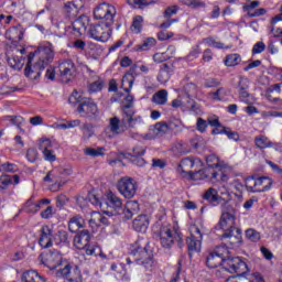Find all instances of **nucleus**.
<instances>
[{
    "instance_id": "53",
    "label": "nucleus",
    "mask_w": 282,
    "mask_h": 282,
    "mask_svg": "<svg viewBox=\"0 0 282 282\" xmlns=\"http://www.w3.org/2000/svg\"><path fill=\"white\" fill-rule=\"evenodd\" d=\"M101 216L102 214H100V212H91L89 219L90 228H98L100 226Z\"/></svg>"
},
{
    "instance_id": "39",
    "label": "nucleus",
    "mask_w": 282,
    "mask_h": 282,
    "mask_svg": "<svg viewBox=\"0 0 282 282\" xmlns=\"http://www.w3.org/2000/svg\"><path fill=\"white\" fill-rule=\"evenodd\" d=\"M254 144L257 149H260L261 151H263V149H272V147H274V143H272V141H270V139L263 134L254 138Z\"/></svg>"
},
{
    "instance_id": "17",
    "label": "nucleus",
    "mask_w": 282,
    "mask_h": 282,
    "mask_svg": "<svg viewBox=\"0 0 282 282\" xmlns=\"http://www.w3.org/2000/svg\"><path fill=\"white\" fill-rule=\"evenodd\" d=\"M109 129L110 133L113 135H120V133H124L127 129H135V126H130L129 123L123 124L122 118L120 120L118 117H112L109 120Z\"/></svg>"
},
{
    "instance_id": "15",
    "label": "nucleus",
    "mask_w": 282,
    "mask_h": 282,
    "mask_svg": "<svg viewBox=\"0 0 282 282\" xmlns=\"http://www.w3.org/2000/svg\"><path fill=\"white\" fill-rule=\"evenodd\" d=\"M259 6H261L260 1H251L248 2L246 4L242 6V10L243 12L247 13V17H249L250 19H254L257 17H263V14H265L268 12V10L263 9V8H259ZM259 8V9H257Z\"/></svg>"
},
{
    "instance_id": "18",
    "label": "nucleus",
    "mask_w": 282,
    "mask_h": 282,
    "mask_svg": "<svg viewBox=\"0 0 282 282\" xmlns=\"http://www.w3.org/2000/svg\"><path fill=\"white\" fill-rule=\"evenodd\" d=\"M24 35L25 29H23V25L21 24L9 28L4 33L6 39H8V41H12V43H19V41L23 40Z\"/></svg>"
},
{
    "instance_id": "42",
    "label": "nucleus",
    "mask_w": 282,
    "mask_h": 282,
    "mask_svg": "<svg viewBox=\"0 0 282 282\" xmlns=\"http://www.w3.org/2000/svg\"><path fill=\"white\" fill-rule=\"evenodd\" d=\"M158 45V40L154 37L145 39L141 44L134 46L135 52H148L151 47H155Z\"/></svg>"
},
{
    "instance_id": "9",
    "label": "nucleus",
    "mask_w": 282,
    "mask_h": 282,
    "mask_svg": "<svg viewBox=\"0 0 282 282\" xmlns=\"http://www.w3.org/2000/svg\"><path fill=\"white\" fill-rule=\"evenodd\" d=\"M111 25L113 24H108L107 22L91 24L88 31L90 39L100 43H107L111 39Z\"/></svg>"
},
{
    "instance_id": "59",
    "label": "nucleus",
    "mask_w": 282,
    "mask_h": 282,
    "mask_svg": "<svg viewBox=\"0 0 282 282\" xmlns=\"http://www.w3.org/2000/svg\"><path fill=\"white\" fill-rule=\"evenodd\" d=\"M189 147H192V149H202V147H204V138L200 135H195L194 138L189 139Z\"/></svg>"
},
{
    "instance_id": "1",
    "label": "nucleus",
    "mask_w": 282,
    "mask_h": 282,
    "mask_svg": "<svg viewBox=\"0 0 282 282\" xmlns=\"http://www.w3.org/2000/svg\"><path fill=\"white\" fill-rule=\"evenodd\" d=\"M237 208L230 204L221 205V214L217 224L223 230L221 241H227L228 246L235 248L241 243V229L237 228Z\"/></svg>"
},
{
    "instance_id": "2",
    "label": "nucleus",
    "mask_w": 282,
    "mask_h": 282,
    "mask_svg": "<svg viewBox=\"0 0 282 282\" xmlns=\"http://www.w3.org/2000/svg\"><path fill=\"white\" fill-rule=\"evenodd\" d=\"M54 61V46L50 42L40 45L36 51L31 52L24 69V76L30 80H39L41 72Z\"/></svg>"
},
{
    "instance_id": "49",
    "label": "nucleus",
    "mask_w": 282,
    "mask_h": 282,
    "mask_svg": "<svg viewBox=\"0 0 282 282\" xmlns=\"http://www.w3.org/2000/svg\"><path fill=\"white\" fill-rule=\"evenodd\" d=\"M142 23H144L142 15H135L133 18L131 30L134 34H140L142 32Z\"/></svg>"
},
{
    "instance_id": "22",
    "label": "nucleus",
    "mask_w": 282,
    "mask_h": 282,
    "mask_svg": "<svg viewBox=\"0 0 282 282\" xmlns=\"http://www.w3.org/2000/svg\"><path fill=\"white\" fill-rule=\"evenodd\" d=\"M52 228L50 226L44 225L40 229V239L39 243L41 248H52L53 242H52Z\"/></svg>"
},
{
    "instance_id": "63",
    "label": "nucleus",
    "mask_w": 282,
    "mask_h": 282,
    "mask_svg": "<svg viewBox=\"0 0 282 282\" xmlns=\"http://www.w3.org/2000/svg\"><path fill=\"white\" fill-rule=\"evenodd\" d=\"M184 91L187 96V98H191L193 94L197 93V86L193 83H188L184 86Z\"/></svg>"
},
{
    "instance_id": "16",
    "label": "nucleus",
    "mask_w": 282,
    "mask_h": 282,
    "mask_svg": "<svg viewBox=\"0 0 282 282\" xmlns=\"http://www.w3.org/2000/svg\"><path fill=\"white\" fill-rule=\"evenodd\" d=\"M25 48H17L11 56L8 57L7 62L12 69H23V65H25Z\"/></svg>"
},
{
    "instance_id": "4",
    "label": "nucleus",
    "mask_w": 282,
    "mask_h": 282,
    "mask_svg": "<svg viewBox=\"0 0 282 282\" xmlns=\"http://www.w3.org/2000/svg\"><path fill=\"white\" fill-rule=\"evenodd\" d=\"M158 237L162 248H165L166 250H171V248L175 246V241H177L178 247L182 248V246H184L182 234L177 232L175 227L169 223L162 224L159 229Z\"/></svg>"
},
{
    "instance_id": "30",
    "label": "nucleus",
    "mask_w": 282,
    "mask_h": 282,
    "mask_svg": "<svg viewBox=\"0 0 282 282\" xmlns=\"http://www.w3.org/2000/svg\"><path fill=\"white\" fill-rule=\"evenodd\" d=\"M132 227L137 232H145L149 228V218L147 215H139L132 223Z\"/></svg>"
},
{
    "instance_id": "8",
    "label": "nucleus",
    "mask_w": 282,
    "mask_h": 282,
    "mask_svg": "<svg viewBox=\"0 0 282 282\" xmlns=\"http://www.w3.org/2000/svg\"><path fill=\"white\" fill-rule=\"evenodd\" d=\"M204 236L202 235V229L197 225L189 226V236L186 238L187 252L189 257H193L194 252H199L202 250V241Z\"/></svg>"
},
{
    "instance_id": "64",
    "label": "nucleus",
    "mask_w": 282,
    "mask_h": 282,
    "mask_svg": "<svg viewBox=\"0 0 282 282\" xmlns=\"http://www.w3.org/2000/svg\"><path fill=\"white\" fill-rule=\"evenodd\" d=\"M129 6H132V8H147L149 6V1L147 0H128Z\"/></svg>"
},
{
    "instance_id": "61",
    "label": "nucleus",
    "mask_w": 282,
    "mask_h": 282,
    "mask_svg": "<svg viewBox=\"0 0 282 282\" xmlns=\"http://www.w3.org/2000/svg\"><path fill=\"white\" fill-rule=\"evenodd\" d=\"M102 79H98L91 84H89L88 86V91L89 94H96L98 91H101L102 90Z\"/></svg>"
},
{
    "instance_id": "37",
    "label": "nucleus",
    "mask_w": 282,
    "mask_h": 282,
    "mask_svg": "<svg viewBox=\"0 0 282 282\" xmlns=\"http://www.w3.org/2000/svg\"><path fill=\"white\" fill-rule=\"evenodd\" d=\"M203 199L209 204H219L221 196H219V192H217V189L209 187L203 195Z\"/></svg>"
},
{
    "instance_id": "55",
    "label": "nucleus",
    "mask_w": 282,
    "mask_h": 282,
    "mask_svg": "<svg viewBox=\"0 0 282 282\" xmlns=\"http://www.w3.org/2000/svg\"><path fill=\"white\" fill-rule=\"evenodd\" d=\"M213 252L216 257H220V259H228V257H230L228 256L230 254V251H228L227 246L217 247Z\"/></svg>"
},
{
    "instance_id": "34",
    "label": "nucleus",
    "mask_w": 282,
    "mask_h": 282,
    "mask_svg": "<svg viewBox=\"0 0 282 282\" xmlns=\"http://www.w3.org/2000/svg\"><path fill=\"white\" fill-rule=\"evenodd\" d=\"M85 226V219L80 215L72 217L68 221V230L70 232H78Z\"/></svg>"
},
{
    "instance_id": "38",
    "label": "nucleus",
    "mask_w": 282,
    "mask_h": 282,
    "mask_svg": "<svg viewBox=\"0 0 282 282\" xmlns=\"http://www.w3.org/2000/svg\"><path fill=\"white\" fill-rule=\"evenodd\" d=\"M174 155H187L191 153V145L184 141H178L172 147Z\"/></svg>"
},
{
    "instance_id": "58",
    "label": "nucleus",
    "mask_w": 282,
    "mask_h": 282,
    "mask_svg": "<svg viewBox=\"0 0 282 282\" xmlns=\"http://www.w3.org/2000/svg\"><path fill=\"white\" fill-rule=\"evenodd\" d=\"M1 171H4L6 173H17L19 171V166L14 163L6 162L0 164Z\"/></svg>"
},
{
    "instance_id": "47",
    "label": "nucleus",
    "mask_w": 282,
    "mask_h": 282,
    "mask_svg": "<svg viewBox=\"0 0 282 282\" xmlns=\"http://www.w3.org/2000/svg\"><path fill=\"white\" fill-rule=\"evenodd\" d=\"M210 100L221 101L228 96V89L220 87L214 93H209Z\"/></svg>"
},
{
    "instance_id": "19",
    "label": "nucleus",
    "mask_w": 282,
    "mask_h": 282,
    "mask_svg": "<svg viewBox=\"0 0 282 282\" xmlns=\"http://www.w3.org/2000/svg\"><path fill=\"white\" fill-rule=\"evenodd\" d=\"M39 149L44 155L46 162H56V154L52 150V141L50 139H42L39 142Z\"/></svg>"
},
{
    "instance_id": "20",
    "label": "nucleus",
    "mask_w": 282,
    "mask_h": 282,
    "mask_svg": "<svg viewBox=\"0 0 282 282\" xmlns=\"http://www.w3.org/2000/svg\"><path fill=\"white\" fill-rule=\"evenodd\" d=\"M87 25H89V18L87 15H80L72 23L74 36H83L87 32Z\"/></svg>"
},
{
    "instance_id": "43",
    "label": "nucleus",
    "mask_w": 282,
    "mask_h": 282,
    "mask_svg": "<svg viewBox=\"0 0 282 282\" xmlns=\"http://www.w3.org/2000/svg\"><path fill=\"white\" fill-rule=\"evenodd\" d=\"M121 87L123 91L129 94L133 87V68L130 69V73H127L121 79Z\"/></svg>"
},
{
    "instance_id": "3",
    "label": "nucleus",
    "mask_w": 282,
    "mask_h": 282,
    "mask_svg": "<svg viewBox=\"0 0 282 282\" xmlns=\"http://www.w3.org/2000/svg\"><path fill=\"white\" fill-rule=\"evenodd\" d=\"M207 167L195 173L194 177L196 180H208L212 184H217V182H228L230 177L226 174L225 169L219 164V158L215 154L206 156Z\"/></svg>"
},
{
    "instance_id": "57",
    "label": "nucleus",
    "mask_w": 282,
    "mask_h": 282,
    "mask_svg": "<svg viewBox=\"0 0 282 282\" xmlns=\"http://www.w3.org/2000/svg\"><path fill=\"white\" fill-rule=\"evenodd\" d=\"M84 101L85 98H83V95L76 90H74L72 96L68 98V102H70V105H83Z\"/></svg>"
},
{
    "instance_id": "48",
    "label": "nucleus",
    "mask_w": 282,
    "mask_h": 282,
    "mask_svg": "<svg viewBox=\"0 0 282 282\" xmlns=\"http://www.w3.org/2000/svg\"><path fill=\"white\" fill-rule=\"evenodd\" d=\"M203 43H206L209 47H216V50H230V46L221 42H217L214 37H206L203 40Z\"/></svg>"
},
{
    "instance_id": "51",
    "label": "nucleus",
    "mask_w": 282,
    "mask_h": 282,
    "mask_svg": "<svg viewBox=\"0 0 282 282\" xmlns=\"http://www.w3.org/2000/svg\"><path fill=\"white\" fill-rule=\"evenodd\" d=\"M183 6L198 10V8H206V3L200 0H178Z\"/></svg>"
},
{
    "instance_id": "12",
    "label": "nucleus",
    "mask_w": 282,
    "mask_h": 282,
    "mask_svg": "<svg viewBox=\"0 0 282 282\" xmlns=\"http://www.w3.org/2000/svg\"><path fill=\"white\" fill-rule=\"evenodd\" d=\"M77 113L82 118H98L100 116V110H98V105L94 99L85 98L82 104L77 106Z\"/></svg>"
},
{
    "instance_id": "7",
    "label": "nucleus",
    "mask_w": 282,
    "mask_h": 282,
    "mask_svg": "<svg viewBox=\"0 0 282 282\" xmlns=\"http://www.w3.org/2000/svg\"><path fill=\"white\" fill-rule=\"evenodd\" d=\"M131 107H133V96L127 95L121 107L122 122L130 127H138V124H142V117L135 116V110L131 109Z\"/></svg>"
},
{
    "instance_id": "24",
    "label": "nucleus",
    "mask_w": 282,
    "mask_h": 282,
    "mask_svg": "<svg viewBox=\"0 0 282 282\" xmlns=\"http://www.w3.org/2000/svg\"><path fill=\"white\" fill-rule=\"evenodd\" d=\"M21 182V177L18 174L14 175H8V174H2L0 176V192L3 193L12 186H17Z\"/></svg>"
},
{
    "instance_id": "21",
    "label": "nucleus",
    "mask_w": 282,
    "mask_h": 282,
    "mask_svg": "<svg viewBox=\"0 0 282 282\" xmlns=\"http://www.w3.org/2000/svg\"><path fill=\"white\" fill-rule=\"evenodd\" d=\"M50 204H52V200L48 198H43L37 202H34L32 198H30L24 205V210L25 213H31L34 215L35 213H39V210H41V208L44 206H50Z\"/></svg>"
},
{
    "instance_id": "44",
    "label": "nucleus",
    "mask_w": 282,
    "mask_h": 282,
    "mask_svg": "<svg viewBox=\"0 0 282 282\" xmlns=\"http://www.w3.org/2000/svg\"><path fill=\"white\" fill-rule=\"evenodd\" d=\"M64 14L66 19H76L78 17V7L74 2H66L64 6Z\"/></svg>"
},
{
    "instance_id": "52",
    "label": "nucleus",
    "mask_w": 282,
    "mask_h": 282,
    "mask_svg": "<svg viewBox=\"0 0 282 282\" xmlns=\"http://www.w3.org/2000/svg\"><path fill=\"white\" fill-rule=\"evenodd\" d=\"M246 237L247 239H249V241H252L253 243L261 241V234L253 228H249L246 230Z\"/></svg>"
},
{
    "instance_id": "23",
    "label": "nucleus",
    "mask_w": 282,
    "mask_h": 282,
    "mask_svg": "<svg viewBox=\"0 0 282 282\" xmlns=\"http://www.w3.org/2000/svg\"><path fill=\"white\" fill-rule=\"evenodd\" d=\"M91 241V235H89L88 230L79 231L74 238V246L77 250H85L87 246Z\"/></svg>"
},
{
    "instance_id": "35",
    "label": "nucleus",
    "mask_w": 282,
    "mask_h": 282,
    "mask_svg": "<svg viewBox=\"0 0 282 282\" xmlns=\"http://www.w3.org/2000/svg\"><path fill=\"white\" fill-rule=\"evenodd\" d=\"M226 259H221V257L216 256L214 251L209 252V254L206 257V265L207 268L215 269L219 268V265L224 267V261Z\"/></svg>"
},
{
    "instance_id": "36",
    "label": "nucleus",
    "mask_w": 282,
    "mask_h": 282,
    "mask_svg": "<svg viewBox=\"0 0 282 282\" xmlns=\"http://www.w3.org/2000/svg\"><path fill=\"white\" fill-rule=\"evenodd\" d=\"M44 182H47L52 185V191H58L61 188V178L58 177V173L56 171H50L44 177Z\"/></svg>"
},
{
    "instance_id": "13",
    "label": "nucleus",
    "mask_w": 282,
    "mask_h": 282,
    "mask_svg": "<svg viewBox=\"0 0 282 282\" xmlns=\"http://www.w3.org/2000/svg\"><path fill=\"white\" fill-rule=\"evenodd\" d=\"M40 259L48 270H56V268H63V256L58 251H50L42 253Z\"/></svg>"
},
{
    "instance_id": "62",
    "label": "nucleus",
    "mask_w": 282,
    "mask_h": 282,
    "mask_svg": "<svg viewBox=\"0 0 282 282\" xmlns=\"http://www.w3.org/2000/svg\"><path fill=\"white\" fill-rule=\"evenodd\" d=\"M200 54H202V48L199 47V44H198V45H195V46L191 50V52L188 53L187 59H188V61H195V58H198Z\"/></svg>"
},
{
    "instance_id": "14",
    "label": "nucleus",
    "mask_w": 282,
    "mask_h": 282,
    "mask_svg": "<svg viewBox=\"0 0 282 282\" xmlns=\"http://www.w3.org/2000/svg\"><path fill=\"white\" fill-rule=\"evenodd\" d=\"M58 276H65L68 282H83V273L76 265L65 263L63 268L57 270Z\"/></svg>"
},
{
    "instance_id": "32",
    "label": "nucleus",
    "mask_w": 282,
    "mask_h": 282,
    "mask_svg": "<svg viewBox=\"0 0 282 282\" xmlns=\"http://www.w3.org/2000/svg\"><path fill=\"white\" fill-rule=\"evenodd\" d=\"M2 122H6L8 127L10 126L18 127V129H20L22 133H25V130L21 128V124L25 122V119H23V117L21 116H4L2 117Z\"/></svg>"
},
{
    "instance_id": "26",
    "label": "nucleus",
    "mask_w": 282,
    "mask_h": 282,
    "mask_svg": "<svg viewBox=\"0 0 282 282\" xmlns=\"http://www.w3.org/2000/svg\"><path fill=\"white\" fill-rule=\"evenodd\" d=\"M113 208V210H120L122 208V199L118 197L113 192H109L106 195V202H104V207Z\"/></svg>"
},
{
    "instance_id": "33",
    "label": "nucleus",
    "mask_w": 282,
    "mask_h": 282,
    "mask_svg": "<svg viewBox=\"0 0 282 282\" xmlns=\"http://www.w3.org/2000/svg\"><path fill=\"white\" fill-rule=\"evenodd\" d=\"M273 183L272 178L268 176L257 177V193H265V191H270Z\"/></svg>"
},
{
    "instance_id": "41",
    "label": "nucleus",
    "mask_w": 282,
    "mask_h": 282,
    "mask_svg": "<svg viewBox=\"0 0 282 282\" xmlns=\"http://www.w3.org/2000/svg\"><path fill=\"white\" fill-rule=\"evenodd\" d=\"M152 102L154 105H166L169 102V90L161 89L152 96Z\"/></svg>"
},
{
    "instance_id": "46",
    "label": "nucleus",
    "mask_w": 282,
    "mask_h": 282,
    "mask_svg": "<svg viewBox=\"0 0 282 282\" xmlns=\"http://www.w3.org/2000/svg\"><path fill=\"white\" fill-rule=\"evenodd\" d=\"M153 129H154V132L156 133V138H158L159 135H164V133H169V129L173 130V123L159 122V123L154 124Z\"/></svg>"
},
{
    "instance_id": "25",
    "label": "nucleus",
    "mask_w": 282,
    "mask_h": 282,
    "mask_svg": "<svg viewBox=\"0 0 282 282\" xmlns=\"http://www.w3.org/2000/svg\"><path fill=\"white\" fill-rule=\"evenodd\" d=\"M58 69L62 78H66V80H69L76 72V66L70 59H66L59 64Z\"/></svg>"
},
{
    "instance_id": "45",
    "label": "nucleus",
    "mask_w": 282,
    "mask_h": 282,
    "mask_svg": "<svg viewBox=\"0 0 282 282\" xmlns=\"http://www.w3.org/2000/svg\"><path fill=\"white\" fill-rule=\"evenodd\" d=\"M106 149L104 147H97V148H91L88 147L84 149V154L88 155V158H102L105 155Z\"/></svg>"
},
{
    "instance_id": "11",
    "label": "nucleus",
    "mask_w": 282,
    "mask_h": 282,
    "mask_svg": "<svg viewBox=\"0 0 282 282\" xmlns=\"http://www.w3.org/2000/svg\"><path fill=\"white\" fill-rule=\"evenodd\" d=\"M223 268L230 274H246L248 264L239 257H228L224 260Z\"/></svg>"
},
{
    "instance_id": "29",
    "label": "nucleus",
    "mask_w": 282,
    "mask_h": 282,
    "mask_svg": "<svg viewBox=\"0 0 282 282\" xmlns=\"http://www.w3.org/2000/svg\"><path fill=\"white\" fill-rule=\"evenodd\" d=\"M140 213V203L138 200H128L123 209V215L126 219H131L133 215Z\"/></svg>"
},
{
    "instance_id": "40",
    "label": "nucleus",
    "mask_w": 282,
    "mask_h": 282,
    "mask_svg": "<svg viewBox=\"0 0 282 282\" xmlns=\"http://www.w3.org/2000/svg\"><path fill=\"white\" fill-rule=\"evenodd\" d=\"M24 282H45V276L39 274V272L31 270L25 271L22 275Z\"/></svg>"
},
{
    "instance_id": "5",
    "label": "nucleus",
    "mask_w": 282,
    "mask_h": 282,
    "mask_svg": "<svg viewBox=\"0 0 282 282\" xmlns=\"http://www.w3.org/2000/svg\"><path fill=\"white\" fill-rule=\"evenodd\" d=\"M131 252L139 265H147L153 259V251L149 248V240L144 238L138 239L134 242Z\"/></svg>"
},
{
    "instance_id": "6",
    "label": "nucleus",
    "mask_w": 282,
    "mask_h": 282,
    "mask_svg": "<svg viewBox=\"0 0 282 282\" xmlns=\"http://www.w3.org/2000/svg\"><path fill=\"white\" fill-rule=\"evenodd\" d=\"M116 14H118L116 7L107 2H101L94 9V19L101 21V23H107L108 25H113Z\"/></svg>"
},
{
    "instance_id": "28",
    "label": "nucleus",
    "mask_w": 282,
    "mask_h": 282,
    "mask_svg": "<svg viewBox=\"0 0 282 282\" xmlns=\"http://www.w3.org/2000/svg\"><path fill=\"white\" fill-rule=\"evenodd\" d=\"M248 89H250V82L248 78H241L238 84V94L242 102H248V98H250Z\"/></svg>"
},
{
    "instance_id": "27",
    "label": "nucleus",
    "mask_w": 282,
    "mask_h": 282,
    "mask_svg": "<svg viewBox=\"0 0 282 282\" xmlns=\"http://www.w3.org/2000/svg\"><path fill=\"white\" fill-rule=\"evenodd\" d=\"M173 75V65L172 64H162L158 80L161 83V85H166L167 80H171V76Z\"/></svg>"
},
{
    "instance_id": "56",
    "label": "nucleus",
    "mask_w": 282,
    "mask_h": 282,
    "mask_svg": "<svg viewBox=\"0 0 282 282\" xmlns=\"http://www.w3.org/2000/svg\"><path fill=\"white\" fill-rule=\"evenodd\" d=\"M246 187L250 193H257V177L249 176L245 181Z\"/></svg>"
},
{
    "instance_id": "60",
    "label": "nucleus",
    "mask_w": 282,
    "mask_h": 282,
    "mask_svg": "<svg viewBox=\"0 0 282 282\" xmlns=\"http://www.w3.org/2000/svg\"><path fill=\"white\" fill-rule=\"evenodd\" d=\"M133 138H135L137 140H140V138H142V140H155V138H158V134L155 132V129L152 128V129L149 130L148 133L142 134V135L137 133V134L133 135Z\"/></svg>"
},
{
    "instance_id": "31",
    "label": "nucleus",
    "mask_w": 282,
    "mask_h": 282,
    "mask_svg": "<svg viewBox=\"0 0 282 282\" xmlns=\"http://www.w3.org/2000/svg\"><path fill=\"white\" fill-rule=\"evenodd\" d=\"M195 166V160L191 156L185 158L181 161L177 171L181 174L191 175L193 167Z\"/></svg>"
},
{
    "instance_id": "10",
    "label": "nucleus",
    "mask_w": 282,
    "mask_h": 282,
    "mask_svg": "<svg viewBox=\"0 0 282 282\" xmlns=\"http://www.w3.org/2000/svg\"><path fill=\"white\" fill-rule=\"evenodd\" d=\"M117 188L126 199H132V197H135V193H138V182L132 177L124 176L118 181Z\"/></svg>"
},
{
    "instance_id": "50",
    "label": "nucleus",
    "mask_w": 282,
    "mask_h": 282,
    "mask_svg": "<svg viewBox=\"0 0 282 282\" xmlns=\"http://www.w3.org/2000/svg\"><path fill=\"white\" fill-rule=\"evenodd\" d=\"M238 63H241V56L239 54H229L225 58V65L227 67H235Z\"/></svg>"
},
{
    "instance_id": "54",
    "label": "nucleus",
    "mask_w": 282,
    "mask_h": 282,
    "mask_svg": "<svg viewBox=\"0 0 282 282\" xmlns=\"http://www.w3.org/2000/svg\"><path fill=\"white\" fill-rule=\"evenodd\" d=\"M84 250L88 257H98L102 253L100 247L96 245H88Z\"/></svg>"
}]
</instances>
